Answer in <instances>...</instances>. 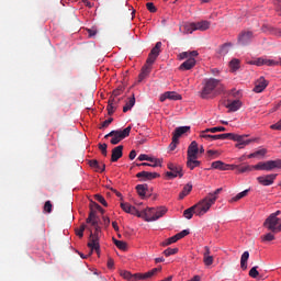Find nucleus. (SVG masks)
Listing matches in <instances>:
<instances>
[{
	"label": "nucleus",
	"mask_w": 281,
	"mask_h": 281,
	"mask_svg": "<svg viewBox=\"0 0 281 281\" xmlns=\"http://www.w3.org/2000/svg\"><path fill=\"white\" fill-rule=\"evenodd\" d=\"M135 106V95H133L128 102H126L125 106L123 108V113H127V111H131Z\"/></svg>",
	"instance_id": "72a5a7b5"
},
{
	"label": "nucleus",
	"mask_w": 281,
	"mask_h": 281,
	"mask_svg": "<svg viewBox=\"0 0 281 281\" xmlns=\"http://www.w3.org/2000/svg\"><path fill=\"white\" fill-rule=\"evenodd\" d=\"M137 159L138 161H154L155 164L150 165V168H161V159L159 158L150 157L146 154H140Z\"/></svg>",
	"instance_id": "4468645a"
},
{
	"label": "nucleus",
	"mask_w": 281,
	"mask_h": 281,
	"mask_svg": "<svg viewBox=\"0 0 281 281\" xmlns=\"http://www.w3.org/2000/svg\"><path fill=\"white\" fill-rule=\"evenodd\" d=\"M269 86V81L265 79V77H260L256 82H255V88L254 91L255 93H262L265 89Z\"/></svg>",
	"instance_id": "6ab92c4d"
},
{
	"label": "nucleus",
	"mask_w": 281,
	"mask_h": 281,
	"mask_svg": "<svg viewBox=\"0 0 281 281\" xmlns=\"http://www.w3.org/2000/svg\"><path fill=\"white\" fill-rule=\"evenodd\" d=\"M136 177L143 181H153V179H158L160 175L157 172L140 171L136 175Z\"/></svg>",
	"instance_id": "f3484780"
},
{
	"label": "nucleus",
	"mask_w": 281,
	"mask_h": 281,
	"mask_svg": "<svg viewBox=\"0 0 281 281\" xmlns=\"http://www.w3.org/2000/svg\"><path fill=\"white\" fill-rule=\"evenodd\" d=\"M122 278H124L125 280H131V281H135L137 280V277H135V274L133 276L131 272L128 271H123L121 273Z\"/></svg>",
	"instance_id": "a19ab883"
},
{
	"label": "nucleus",
	"mask_w": 281,
	"mask_h": 281,
	"mask_svg": "<svg viewBox=\"0 0 281 281\" xmlns=\"http://www.w3.org/2000/svg\"><path fill=\"white\" fill-rule=\"evenodd\" d=\"M263 226H266V228L273 234H278L281 232V220L279 217L269 215V217L265 221Z\"/></svg>",
	"instance_id": "1a4fd4ad"
},
{
	"label": "nucleus",
	"mask_w": 281,
	"mask_h": 281,
	"mask_svg": "<svg viewBox=\"0 0 281 281\" xmlns=\"http://www.w3.org/2000/svg\"><path fill=\"white\" fill-rule=\"evenodd\" d=\"M212 23L207 20H202L200 22H191L189 24L184 25V30L187 34H192L193 32L200 31V32H205L210 30V26Z\"/></svg>",
	"instance_id": "423d86ee"
},
{
	"label": "nucleus",
	"mask_w": 281,
	"mask_h": 281,
	"mask_svg": "<svg viewBox=\"0 0 281 281\" xmlns=\"http://www.w3.org/2000/svg\"><path fill=\"white\" fill-rule=\"evenodd\" d=\"M276 9H277L279 16H281V0H277Z\"/></svg>",
	"instance_id": "774afa93"
},
{
	"label": "nucleus",
	"mask_w": 281,
	"mask_h": 281,
	"mask_svg": "<svg viewBox=\"0 0 281 281\" xmlns=\"http://www.w3.org/2000/svg\"><path fill=\"white\" fill-rule=\"evenodd\" d=\"M98 146H99V150H101L103 157H106V155H108L106 148H109L106 143H103V144L100 143Z\"/></svg>",
	"instance_id": "8fccbe9b"
},
{
	"label": "nucleus",
	"mask_w": 281,
	"mask_h": 281,
	"mask_svg": "<svg viewBox=\"0 0 281 281\" xmlns=\"http://www.w3.org/2000/svg\"><path fill=\"white\" fill-rule=\"evenodd\" d=\"M160 53H161V42H157L155 47L150 50L149 54L158 57Z\"/></svg>",
	"instance_id": "e433bc0d"
},
{
	"label": "nucleus",
	"mask_w": 281,
	"mask_h": 281,
	"mask_svg": "<svg viewBox=\"0 0 281 281\" xmlns=\"http://www.w3.org/2000/svg\"><path fill=\"white\" fill-rule=\"evenodd\" d=\"M113 243L117 249H121V251H126V249H128V245L125 241L113 238Z\"/></svg>",
	"instance_id": "473e14b6"
},
{
	"label": "nucleus",
	"mask_w": 281,
	"mask_h": 281,
	"mask_svg": "<svg viewBox=\"0 0 281 281\" xmlns=\"http://www.w3.org/2000/svg\"><path fill=\"white\" fill-rule=\"evenodd\" d=\"M156 60H157V56L151 55V53H149L146 64L143 66L142 71L138 75V82H142V80H144V78H146V76H148V74H150V69H151L153 65H155Z\"/></svg>",
	"instance_id": "6e6552de"
},
{
	"label": "nucleus",
	"mask_w": 281,
	"mask_h": 281,
	"mask_svg": "<svg viewBox=\"0 0 281 281\" xmlns=\"http://www.w3.org/2000/svg\"><path fill=\"white\" fill-rule=\"evenodd\" d=\"M225 131H227V128L223 126H217V127L206 128L205 133H225Z\"/></svg>",
	"instance_id": "4c0bfd02"
},
{
	"label": "nucleus",
	"mask_w": 281,
	"mask_h": 281,
	"mask_svg": "<svg viewBox=\"0 0 281 281\" xmlns=\"http://www.w3.org/2000/svg\"><path fill=\"white\" fill-rule=\"evenodd\" d=\"M136 192L140 199H146V194L148 193V184L136 186Z\"/></svg>",
	"instance_id": "cd10ccee"
},
{
	"label": "nucleus",
	"mask_w": 281,
	"mask_h": 281,
	"mask_svg": "<svg viewBox=\"0 0 281 281\" xmlns=\"http://www.w3.org/2000/svg\"><path fill=\"white\" fill-rule=\"evenodd\" d=\"M179 252V248H167L164 251V255L168 258L169 256H175V254Z\"/></svg>",
	"instance_id": "37998d69"
},
{
	"label": "nucleus",
	"mask_w": 281,
	"mask_h": 281,
	"mask_svg": "<svg viewBox=\"0 0 281 281\" xmlns=\"http://www.w3.org/2000/svg\"><path fill=\"white\" fill-rule=\"evenodd\" d=\"M248 65H256L257 67H262L263 65H266V67H276L277 65H280V63L273 59L258 57L256 59L248 61Z\"/></svg>",
	"instance_id": "9b49d317"
},
{
	"label": "nucleus",
	"mask_w": 281,
	"mask_h": 281,
	"mask_svg": "<svg viewBox=\"0 0 281 281\" xmlns=\"http://www.w3.org/2000/svg\"><path fill=\"white\" fill-rule=\"evenodd\" d=\"M220 192H223V188L216 189L213 193H209L204 199H202V203L206 205L207 210H210V207L216 203Z\"/></svg>",
	"instance_id": "f8f14e48"
},
{
	"label": "nucleus",
	"mask_w": 281,
	"mask_h": 281,
	"mask_svg": "<svg viewBox=\"0 0 281 281\" xmlns=\"http://www.w3.org/2000/svg\"><path fill=\"white\" fill-rule=\"evenodd\" d=\"M132 128H133L132 126H127L123 131L114 130V131L110 132L109 134H106L104 136V138L109 139V137H112L110 142L113 146H116V144H120L122 142V139H126V137H128V135H131Z\"/></svg>",
	"instance_id": "20e7f679"
},
{
	"label": "nucleus",
	"mask_w": 281,
	"mask_h": 281,
	"mask_svg": "<svg viewBox=\"0 0 281 281\" xmlns=\"http://www.w3.org/2000/svg\"><path fill=\"white\" fill-rule=\"evenodd\" d=\"M178 145H179V140L177 138H173L172 136V142L169 145V150H175Z\"/></svg>",
	"instance_id": "052dcab7"
},
{
	"label": "nucleus",
	"mask_w": 281,
	"mask_h": 281,
	"mask_svg": "<svg viewBox=\"0 0 281 281\" xmlns=\"http://www.w3.org/2000/svg\"><path fill=\"white\" fill-rule=\"evenodd\" d=\"M247 260H249V251H244L240 257V267L243 271H247Z\"/></svg>",
	"instance_id": "c756f323"
},
{
	"label": "nucleus",
	"mask_w": 281,
	"mask_h": 281,
	"mask_svg": "<svg viewBox=\"0 0 281 281\" xmlns=\"http://www.w3.org/2000/svg\"><path fill=\"white\" fill-rule=\"evenodd\" d=\"M233 44L232 43H225L220 48L221 56H226V54H229V49H232Z\"/></svg>",
	"instance_id": "2f4dec72"
},
{
	"label": "nucleus",
	"mask_w": 281,
	"mask_h": 281,
	"mask_svg": "<svg viewBox=\"0 0 281 281\" xmlns=\"http://www.w3.org/2000/svg\"><path fill=\"white\" fill-rule=\"evenodd\" d=\"M252 170H256V165H246L244 167H238V172L240 173L251 172Z\"/></svg>",
	"instance_id": "c9c22d12"
},
{
	"label": "nucleus",
	"mask_w": 281,
	"mask_h": 281,
	"mask_svg": "<svg viewBox=\"0 0 281 281\" xmlns=\"http://www.w3.org/2000/svg\"><path fill=\"white\" fill-rule=\"evenodd\" d=\"M240 106H243V102H240V100H234L226 105V109H228L232 113H236Z\"/></svg>",
	"instance_id": "bb28decb"
},
{
	"label": "nucleus",
	"mask_w": 281,
	"mask_h": 281,
	"mask_svg": "<svg viewBox=\"0 0 281 281\" xmlns=\"http://www.w3.org/2000/svg\"><path fill=\"white\" fill-rule=\"evenodd\" d=\"M146 8H147L148 12H151L153 14L155 12H157V7H155V3H153V2H147Z\"/></svg>",
	"instance_id": "864d4df0"
},
{
	"label": "nucleus",
	"mask_w": 281,
	"mask_h": 281,
	"mask_svg": "<svg viewBox=\"0 0 281 281\" xmlns=\"http://www.w3.org/2000/svg\"><path fill=\"white\" fill-rule=\"evenodd\" d=\"M276 179H278V173H270L267 176H260L257 178L258 183H260V186H273Z\"/></svg>",
	"instance_id": "ddd939ff"
},
{
	"label": "nucleus",
	"mask_w": 281,
	"mask_h": 281,
	"mask_svg": "<svg viewBox=\"0 0 281 281\" xmlns=\"http://www.w3.org/2000/svg\"><path fill=\"white\" fill-rule=\"evenodd\" d=\"M207 212H210V209H207L205 203L201 200L193 206L184 210L183 216L187 217L188 221H190V218H192L194 214L195 216H204V214H207Z\"/></svg>",
	"instance_id": "7ed1b4c3"
},
{
	"label": "nucleus",
	"mask_w": 281,
	"mask_h": 281,
	"mask_svg": "<svg viewBox=\"0 0 281 281\" xmlns=\"http://www.w3.org/2000/svg\"><path fill=\"white\" fill-rule=\"evenodd\" d=\"M265 155H267V149L265 148L255 151V157H265Z\"/></svg>",
	"instance_id": "0e129e2a"
},
{
	"label": "nucleus",
	"mask_w": 281,
	"mask_h": 281,
	"mask_svg": "<svg viewBox=\"0 0 281 281\" xmlns=\"http://www.w3.org/2000/svg\"><path fill=\"white\" fill-rule=\"evenodd\" d=\"M190 234V231L188 229H183L182 232L176 234L178 240H181V238H186V236H188Z\"/></svg>",
	"instance_id": "4d7b16f0"
},
{
	"label": "nucleus",
	"mask_w": 281,
	"mask_h": 281,
	"mask_svg": "<svg viewBox=\"0 0 281 281\" xmlns=\"http://www.w3.org/2000/svg\"><path fill=\"white\" fill-rule=\"evenodd\" d=\"M95 210H99V212H101L102 214H104V210L102 209V206H100V204L92 202L90 204V212H95Z\"/></svg>",
	"instance_id": "c03bdc74"
},
{
	"label": "nucleus",
	"mask_w": 281,
	"mask_h": 281,
	"mask_svg": "<svg viewBox=\"0 0 281 281\" xmlns=\"http://www.w3.org/2000/svg\"><path fill=\"white\" fill-rule=\"evenodd\" d=\"M177 240H179V238L177 237V235L168 238L166 241L162 243V247H168V245H172V243H177Z\"/></svg>",
	"instance_id": "a18cd8bd"
},
{
	"label": "nucleus",
	"mask_w": 281,
	"mask_h": 281,
	"mask_svg": "<svg viewBox=\"0 0 281 281\" xmlns=\"http://www.w3.org/2000/svg\"><path fill=\"white\" fill-rule=\"evenodd\" d=\"M229 67L232 71H238L240 69V60L239 59H232L229 63Z\"/></svg>",
	"instance_id": "f704fd0d"
},
{
	"label": "nucleus",
	"mask_w": 281,
	"mask_h": 281,
	"mask_svg": "<svg viewBox=\"0 0 281 281\" xmlns=\"http://www.w3.org/2000/svg\"><path fill=\"white\" fill-rule=\"evenodd\" d=\"M128 214H133V216H138V218L139 217H142V214L138 212V210L135 207V206H130V212H128Z\"/></svg>",
	"instance_id": "13d9d810"
},
{
	"label": "nucleus",
	"mask_w": 281,
	"mask_h": 281,
	"mask_svg": "<svg viewBox=\"0 0 281 281\" xmlns=\"http://www.w3.org/2000/svg\"><path fill=\"white\" fill-rule=\"evenodd\" d=\"M190 192H192V184L188 183L183 187L182 191L179 194L180 201L186 199V196H188V194H190Z\"/></svg>",
	"instance_id": "7c9ffc66"
},
{
	"label": "nucleus",
	"mask_w": 281,
	"mask_h": 281,
	"mask_svg": "<svg viewBox=\"0 0 281 281\" xmlns=\"http://www.w3.org/2000/svg\"><path fill=\"white\" fill-rule=\"evenodd\" d=\"M220 139H231L234 142V133L220 134Z\"/></svg>",
	"instance_id": "5fc2aeb1"
},
{
	"label": "nucleus",
	"mask_w": 281,
	"mask_h": 281,
	"mask_svg": "<svg viewBox=\"0 0 281 281\" xmlns=\"http://www.w3.org/2000/svg\"><path fill=\"white\" fill-rule=\"evenodd\" d=\"M157 271H161V268H154L153 270L142 274V273H136L135 278H137V280H148V278H153V276H155V273H157Z\"/></svg>",
	"instance_id": "393cba45"
},
{
	"label": "nucleus",
	"mask_w": 281,
	"mask_h": 281,
	"mask_svg": "<svg viewBox=\"0 0 281 281\" xmlns=\"http://www.w3.org/2000/svg\"><path fill=\"white\" fill-rule=\"evenodd\" d=\"M221 80L211 78L204 80V86L201 91L202 100H210V98H216L218 89H221Z\"/></svg>",
	"instance_id": "f03ea898"
},
{
	"label": "nucleus",
	"mask_w": 281,
	"mask_h": 281,
	"mask_svg": "<svg viewBox=\"0 0 281 281\" xmlns=\"http://www.w3.org/2000/svg\"><path fill=\"white\" fill-rule=\"evenodd\" d=\"M190 132V126H180V127H177L173 132V138H176L178 142H179V138L182 136V135H186V133Z\"/></svg>",
	"instance_id": "a878e982"
},
{
	"label": "nucleus",
	"mask_w": 281,
	"mask_h": 281,
	"mask_svg": "<svg viewBox=\"0 0 281 281\" xmlns=\"http://www.w3.org/2000/svg\"><path fill=\"white\" fill-rule=\"evenodd\" d=\"M95 201H98L99 203H101V205H104V207L109 206V203H106V200L104 199V196L100 195V194H95L94 195Z\"/></svg>",
	"instance_id": "49530a36"
},
{
	"label": "nucleus",
	"mask_w": 281,
	"mask_h": 281,
	"mask_svg": "<svg viewBox=\"0 0 281 281\" xmlns=\"http://www.w3.org/2000/svg\"><path fill=\"white\" fill-rule=\"evenodd\" d=\"M198 158H187V168L194 170L201 166V161L196 160Z\"/></svg>",
	"instance_id": "c85d7f7f"
},
{
	"label": "nucleus",
	"mask_w": 281,
	"mask_h": 281,
	"mask_svg": "<svg viewBox=\"0 0 281 281\" xmlns=\"http://www.w3.org/2000/svg\"><path fill=\"white\" fill-rule=\"evenodd\" d=\"M108 114L113 115L115 113V106L113 105V100H110L108 103Z\"/></svg>",
	"instance_id": "3c124183"
},
{
	"label": "nucleus",
	"mask_w": 281,
	"mask_h": 281,
	"mask_svg": "<svg viewBox=\"0 0 281 281\" xmlns=\"http://www.w3.org/2000/svg\"><path fill=\"white\" fill-rule=\"evenodd\" d=\"M203 262H204L205 267H212V265H214V257L205 256V257H203Z\"/></svg>",
	"instance_id": "79ce46f5"
},
{
	"label": "nucleus",
	"mask_w": 281,
	"mask_h": 281,
	"mask_svg": "<svg viewBox=\"0 0 281 281\" xmlns=\"http://www.w3.org/2000/svg\"><path fill=\"white\" fill-rule=\"evenodd\" d=\"M86 223H90L92 227L94 228V233L90 232V237L88 241V247L90 249V252L88 256H91L93 251L97 254H100V225H98V215L95 214V211H92L89 213L88 218L86 220Z\"/></svg>",
	"instance_id": "f257e3e1"
},
{
	"label": "nucleus",
	"mask_w": 281,
	"mask_h": 281,
	"mask_svg": "<svg viewBox=\"0 0 281 281\" xmlns=\"http://www.w3.org/2000/svg\"><path fill=\"white\" fill-rule=\"evenodd\" d=\"M251 38H254V33L250 31L241 32L238 36V44L239 45H249L251 42Z\"/></svg>",
	"instance_id": "aec40b11"
},
{
	"label": "nucleus",
	"mask_w": 281,
	"mask_h": 281,
	"mask_svg": "<svg viewBox=\"0 0 281 281\" xmlns=\"http://www.w3.org/2000/svg\"><path fill=\"white\" fill-rule=\"evenodd\" d=\"M250 278H258L260 276V272H258V266H255L249 271Z\"/></svg>",
	"instance_id": "09e8293b"
},
{
	"label": "nucleus",
	"mask_w": 281,
	"mask_h": 281,
	"mask_svg": "<svg viewBox=\"0 0 281 281\" xmlns=\"http://www.w3.org/2000/svg\"><path fill=\"white\" fill-rule=\"evenodd\" d=\"M168 212V209L166 206H159V207H149L144 211L145 221L147 223H153V221H159L161 216H165V214Z\"/></svg>",
	"instance_id": "39448f33"
},
{
	"label": "nucleus",
	"mask_w": 281,
	"mask_h": 281,
	"mask_svg": "<svg viewBox=\"0 0 281 281\" xmlns=\"http://www.w3.org/2000/svg\"><path fill=\"white\" fill-rule=\"evenodd\" d=\"M196 65V59L189 57L184 63L179 67L180 71H190Z\"/></svg>",
	"instance_id": "4be33fe9"
},
{
	"label": "nucleus",
	"mask_w": 281,
	"mask_h": 281,
	"mask_svg": "<svg viewBox=\"0 0 281 281\" xmlns=\"http://www.w3.org/2000/svg\"><path fill=\"white\" fill-rule=\"evenodd\" d=\"M187 158H199V143L191 142L187 150Z\"/></svg>",
	"instance_id": "dca6fc26"
},
{
	"label": "nucleus",
	"mask_w": 281,
	"mask_h": 281,
	"mask_svg": "<svg viewBox=\"0 0 281 281\" xmlns=\"http://www.w3.org/2000/svg\"><path fill=\"white\" fill-rule=\"evenodd\" d=\"M263 240L271 243V240H276V235H273L272 233H268L263 236Z\"/></svg>",
	"instance_id": "680f3d73"
},
{
	"label": "nucleus",
	"mask_w": 281,
	"mask_h": 281,
	"mask_svg": "<svg viewBox=\"0 0 281 281\" xmlns=\"http://www.w3.org/2000/svg\"><path fill=\"white\" fill-rule=\"evenodd\" d=\"M131 206L132 205L128 203H124V202L121 203L122 211L126 212V214H128V212L131 211Z\"/></svg>",
	"instance_id": "e2e57ef3"
},
{
	"label": "nucleus",
	"mask_w": 281,
	"mask_h": 281,
	"mask_svg": "<svg viewBox=\"0 0 281 281\" xmlns=\"http://www.w3.org/2000/svg\"><path fill=\"white\" fill-rule=\"evenodd\" d=\"M123 150H124V146H122V145L114 147L112 149L111 161L115 162V161L122 159Z\"/></svg>",
	"instance_id": "5701e85b"
},
{
	"label": "nucleus",
	"mask_w": 281,
	"mask_h": 281,
	"mask_svg": "<svg viewBox=\"0 0 281 281\" xmlns=\"http://www.w3.org/2000/svg\"><path fill=\"white\" fill-rule=\"evenodd\" d=\"M211 168H213L214 170H234L238 167L234 165H227L221 160H216L212 162Z\"/></svg>",
	"instance_id": "a211bd4d"
},
{
	"label": "nucleus",
	"mask_w": 281,
	"mask_h": 281,
	"mask_svg": "<svg viewBox=\"0 0 281 281\" xmlns=\"http://www.w3.org/2000/svg\"><path fill=\"white\" fill-rule=\"evenodd\" d=\"M247 194H249V189H246V190L241 191L240 193H238L236 196H234L232 199V201L233 202L240 201V199H245V196H247Z\"/></svg>",
	"instance_id": "58836bf2"
},
{
	"label": "nucleus",
	"mask_w": 281,
	"mask_h": 281,
	"mask_svg": "<svg viewBox=\"0 0 281 281\" xmlns=\"http://www.w3.org/2000/svg\"><path fill=\"white\" fill-rule=\"evenodd\" d=\"M44 212H47V214H52V201H46L45 202Z\"/></svg>",
	"instance_id": "bf43d9fd"
},
{
	"label": "nucleus",
	"mask_w": 281,
	"mask_h": 281,
	"mask_svg": "<svg viewBox=\"0 0 281 281\" xmlns=\"http://www.w3.org/2000/svg\"><path fill=\"white\" fill-rule=\"evenodd\" d=\"M90 168L95 169V172H104L106 170V165L104 162H99L97 159L89 160Z\"/></svg>",
	"instance_id": "b1692460"
},
{
	"label": "nucleus",
	"mask_w": 281,
	"mask_h": 281,
	"mask_svg": "<svg viewBox=\"0 0 281 281\" xmlns=\"http://www.w3.org/2000/svg\"><path fill=\"white\" fill-rule=\"evenodd\" d=\"M209 132L202 131L200 133L201 139H206L207 142H212V135L207 134Z\"/></svg>",
	"instance_id": "603ef678"
},
{
	"label": "nucleus",
	"mask_w": 281,
	"mask_h": 281,
	"mask_svg": "<svg viewBox=\"0 0 281 281\" xmlns=\"http://www.w3.org/2000/svg\"><path fill=\"white\" fill-rule=\"evenodd\" d=\"M112 122H113V117H109L108 120H105V121L101 124V126H100L99 128H100V130H102V128H109V125H111Z\"/></svg>",
	"instance_id": "6e6d98bb"
},
{
	"label": "nucleus",
	"mask_w": 281,
	"mask_h": 281,
	"mask_svg": "<svg viewBox=\"0 0 281 281\" xmlns=\"http://www.w3.org/2000/svg\"><path fill=\"white\" fill-rule=\"evenodd\" d=\"M122 92H124V87L120 86L117 89L113 91V95L117 98V95H122Z\"/></svg>",
	"instance_id": "69168bd1"
},
{
	"label": "nucleus",
	"mask_w": 281,
	"mask_h": 281,
	"mask_svg": "<svg viewBox=\"0 0 281 281\" xmlns=\"http://www.w3.org/2000/svg\"><path fill=\"white\" fill-rule=\"evenodd\" d=\"M85 229H87V226L85 224H82L79 228H76L75 229L76 236H78L79 238H82L85 236Z\"/></svg>",
	"instance_id": "ea45409f"
},
{
	"label": "nucleus",
	"mask_w": 281,
	"mask_h": 281,
	"mask_svg": "<svg viewBox=\"0 0 281 281\" xmlns=\"http://www.w3.org/2000/svg\"><path fill=\"white\" fill-rule=\"evenodd\" d=\"M87 32L90 37H93V36H95V34H98V29H95V27L87 29Z\"/></svg>",
	"instance_id": "338daca9"
},
{
	"label": "nucleus",
	"mask_w": 281,
	"mask_h": 281,
	"mask_svg": "<svg viewBox=\"0 0 281 281\" xmlns=\"http://www.w3.org/2000/svg\"><path fill=\"white\" fill-rule=\"evenodd\" d=\"M245 137H247V135L234 134L233 142H238V144L236 145L237 148H245V146H249V144L254 142L252 139H245Z\"/></svg>",
	"instance_id": "2eb2a0df"
},
{
	"label": "nucleus",
	"mask_w": 281,
	"mask_h": 281,
	"mask_svg": "<svg viewBox=\"0 0 281 281\" xmlns=\"http://www.w3.org/2000/svg\"><path fill=\"white\" fill-rule=\"evenodd\" d=\"M167 168L170 170L166 172V177L169 179H177V177L181 179L183 177V168L181 166L169 162Z\"/></svg>",
	"instance_id": "9d476101"
},
{
	"label": "nucleus",
	"mask_w": 281,
	"mask_h": 281,
	"mask_svg": "<svg viewBox=\"0 0 281 281\" xmlns=\"http://www.w3.org/2000/svg\"><path fill=\"white\" fill-rule=\"evenodd\" d=\"M160 102H166V100H181V94L175 91H167L160 95Z\"/></svg>",
	"instance_id": "412c9836"
},
{
	"label": "nucleus",
	"mask_w": 281,
	"mask_h": 281,
	"mask_svg": "<svg viewBox=\"0 0 281 281\" xmlns=\"http://www.w3.org/2000/svg\"><path fill=\"white\" fill-rule=\"evenodd\" d=\"M206 155H207V157H209L210 159H216V157H218V155H221V154L218 153V150L209 149V150L206 151Z\"/></svg>",
	"instance_id": "de8ad7c7"
},
{
	"label": "nucleus",
	"mask_w": 281,
	"mask_h": 281,
	"mask_svg": "<svg viewBox=\"0 0 281 281\" xmlns=\"http://www.w3.org/2000/svg\"><path fill=\"white\" fill-rule=\"evenodd\" d=\"M276 169L281 170V159L260 161L255 165V170H265L266 172H271Z\"/></svg>",
	"instance_id": "0eeeda50"
}]
</instances>
